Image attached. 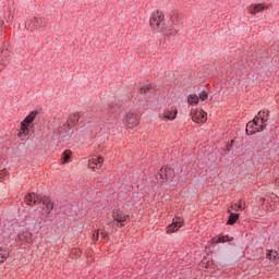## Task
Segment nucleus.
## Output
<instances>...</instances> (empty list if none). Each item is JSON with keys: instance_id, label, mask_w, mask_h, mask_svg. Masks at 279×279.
I'll return each instance as SVG.
<instances>
[{"instance_id": "obj_13", "label": "nucleus", "mask_w": 279, "mask_h": 279, "mask_svg": "<svg viewBox=\"0 0 279 279\" xmlns=\"http://www.w3.org/2000/svg\"><path fill=\"white\" fill-rule=\"evenodd\" d=\"M38 110L31 111L29 114L26 116L25 119L22 121V123H24L25 125H31L32 123H34V121H36V117H38Z\"/></svg>"}, {"instance_id": "obj_28", "label": "nucleus", "mask_w": 279, "mask_h": 279, "mask_svg": "<svg viewBox=\"0 0 279 279\" xmlns=\"http://www.w3.org/2000/svg\"><path fill=\"white\" fill-rule=\"evenodd\" d=\"M71 156H72L71 150H65V151L62 154V160H63V162H69V160H71Z\"/></svg>"}, {"instance_id": "obj_24", "label": "nucleus", "mask_w": 279, "mask_h": 279, "mask_svg": "<svg viewBox=\"0 0 279 279\" xmlns=\"http://www.w3.org/2000/svg\"><path fill=\"white\" fill-rule=\"evenodd\" d=\"M192 120L194 121V123H199V121H202L204 123V121H206V112H199V116H197V112L192 117Z\"/></svg>"}, {"instance_id": "obj_36", "label": "nucleus", "mask_w": 279, "mask_h": 279, "mask_svg": "<svg viewBox=\"0 0 279 279\" xmlns=\"http://www.w3.org/2000/svg\"><path fill=\"white\" fill-rule=\"evenodd\" d=\"M75 256H82V251L75 248Z\"/></svg>"}, {"instance_id": "obj_10", "label": "nucleus", "mask_w": 279, "mask_h": 279, "mask_svg": "<svg viewBox=\"0 0 279 279\" xmlns=\"http://www.w3.org/2000/svg\"><path fill=\"white\" fill-rule=\"evenodd\" d=\"M248 14H258V12H264V10H267V7L265 3H255L251 4L248 8Z\"/></svg>"}, {"instance_id": "obj_27", "label": "nucleus", "mask_w": 279, "mask_h": 279, "mask_svg": "<svg viewBox=\"0 0 279 279\" xmlns=\"http://www.w3.org/2000/svg\"><path fill=\"white\" fill-rule=\"evenodd\" d=\"M80 118H81L80 113H73L72 116H70V121L74 125H77L80 123Z\"/></svg>"}, {"instance_id": "obj_8", "label": "nucleus", "mask_w": 279, "mask_h": 279, "mask_svg": "<svg viewBox=\"0 0 279 279\" xmlns=\"http://www.w3.org/2000/svg\"><path fill=\"white\" fill-rule=\"evenodd\" d=\"M140 93L146 97H151V95H155L156 93V87L151 85V83H146L144 85H140Z\"/></svg>"}, {"instance_id": "obj_1", "label": "nucleus", "mask_w": 279, "mask_h": 279, "mask_svg": "<svg viewBox=\"0 0 279 279\" xmlns=\"http://www.w3.org/2000/svg\"><path fill=\"white\" fill-rule=\"evenodd\" d=\"M159 177L161 180H166V184H170V186H177L178 180L175 178V166H166L160 168Z\"/></svg>"}, {"instance_id": "obj_14", "label": "nucleus", "mask_w": 279, "mask_h": 279, "mask_svg": "<svg viewBox=\"0 0 279 279\" xmlns=\"http://www.w3.org/2000/svg\"><path fill=\"white\" fill-rule=\"evenodd\" d=\"M256 120L255 121H250L248 123H246V135L247 136H254V134H256L258 131H256Z\"/></svg>"}, {"instance_id": "obj_2", "label": "nucleus", "mask_w": 279, "mask_h": 279, "mask_svg": "<svg viewBox=\"0 0 279 279\" xmlns=\"http://www.w3.org/2000/svg\"><path fill=\"white\" fill-rule=\"evenodd\" d=\"M150 27L153 29H165V13L162 11L157 10L153 15L150 16Z\"/></svg>"}, {"instance_id": "obj_31", "label": "nucleus", "mask_w": 279, "mask_h": 279, "mask_svg": "<svg viewBox=\"0 0 279 279\" xmlns=\"http://www.w3.org/2000/svg\"><path fill=\"white\" fill-rule=\"evenodd\" d=\"M38 126V123H32L28 125V132L32 136V134H34V132H36V128Z\"/></svg>"}, {"instance_id": "obj_22", "label": "nucleus", "mask_w": 279, "mask_h": 279, "mask_svg": "<svg viewBox=\"0 0 279 279\" xmlns=\"http://www.w3.org/2000/svg\"><path fill=\"white\" fill-rule=\"evenodd\" d=\"M7 258H10V251L0 246V263H5Z\"/></svg>"}, {"instance_id": "obj_29", "label": "nucleus", "mask_w": 279, "mask_h": 279, "mask_svg": "<svg viewBox=\"0 0 279 279\" xmlns=\"http://www.w3.org/2000/svg\"><path fill=\"white\" fill-rule=\"evenodd\" d=\"M206 99H208V92L206 90H201V93L198 94V101H206Z\"/></svg>"}, {"instance_id": "obj_20", "label": "nucleus", "mask_w": 279, "mask_h": 279, "mask_svg": "<svg viewBox=\"0 0 279 279\" xmlns=\"http://www.w3.org/2000/svg\"><path fill=\"white\" fill-rule=\"evenodd\" d=\"M187 104L190 106H197V104H199V96H197L195 94H190L187 96Z\"/></svg>"}, {"instance_id": "obj_16", "label": "nucleus", "mask_w": 279, "mask_h": 279, "mask_svg": "<svg viewBox=\"0 0 279 279\" xmlns=\"http://www.w3.org/2000/svg\"><path fill=\"white\" fill-rule=\"evenodd\" d=\"M241 217V215L239 213H231L229 210V217L227 220V226H234V223H236V221H239V218Z\"/></svg>"}, {"instance_id": "obj_35", "label": "nucleus", "mask_w": 279, "mask_h": 279, "mask_svg": "<svg viewBox=\"0 0 279 279\" xmlns=\"http://www.w3.org/2000/svg\"><path fill=\"white\" fill-rule=\"evenodd\" d=\"M100 236L104 241H108L109 236H108V233L106 231H101L100 232Z\"/></svg>"}, {"instance_id": "obj_30", "label": "nucleus", "mask_w": 279, "mask_h": 279, "mask_svg": "<svg viewBox=\"0 0 279 279\" xmlns=\"http://www.w3.org/2000/svg\"><path fill=\"white\" fill-rule=\"evenodd\" d=\"M66 132H71V124H63V126L60 130V134H64Z\"/></svg>"}, {"instance_id": "obj_37", "label": "nucleus", "mask_w": 279, "mask_h": 279, "mask_svg": "<svg viewBox=\"0 0 279 279\" xmlns=\"http://www.w3.org/2000/svg\"><path fill=\"white\" fill-rule=\"evenodd\" d=\"M2 25H4V22H3V20H0V27H1Z\"/></svg>"}, {"instance_id": "obj_33", "label": "nucleus", "mask_w": 279, "mask_h": 279, "mask_svg": "<svg viewBox=\"0 0 279 279\" xmlns=\"http://www.w3.org/2000/svg\"><path fill=\"white\" fill-rule=\"evenodd\" d=\"M7 64H10V61L8 60H4L3 62L0 61V71H3Z\"/></svg>"}, {"instance_id": "obj_11", "label": "nucleus", "mask_w": 279, "mask_h": 279, "mask_svg": "<svg viewBox=\"0 0 279 279\" xmlns=\"http://www.w3.org/2000/svg\"><path fill=\"white\" fill-rule=\"evenodd\" d=\"M32 232H29L27 229L20 231L17 234V239L22 243H32Z\"/></svg>"}, {"instance_id": "obj_23", "label": "nucleus", "mask_w": 279, "mask_h": 279, "mask_svg": "<svg viewBox=\"0 0 279 279\" xmlns=\"http://www.w3.org/2000/svg\"><path fill=\"white\" fill-rule=\"evenodd\" d=\"M252 121H255L254 126H255L256 132H263V130H265V128H267V124L260 123L258 118H254Z\"/></svg>"}, {"instance_id": "obj_34", "label": "nucleus", "mask_w": 279, "mask_h": 279, "mask_svg": "<svg viewBox=\"0 0 279 279\" xmlns=\"http://www.w3.org/2000/svg\"><path fill=\"white\" fill-rule=\"evenodd\" d=\"M233 145H234V140H232L231 143L227 145V148H226L227 154H230V149H232Z\"/></svg>"}, {"instance_id": "obj_5", "label": "nucleus", "mask_w": 279, "mask_h": 279, "mask_svg": "<svg viewBox=\"0 0 279 279\" xmlns=\"http://www.w3.org/2000/svg\"><path fill=\"white\" fill-rule=\"evenodd\" d=\"M182 226H184V218L175 217V218H173L172 223L168 225L167 233L171 234L173 232H178V230H180V228H182Z\"/></svg>"}, {"instance_id": "obj_4", "label": "nucleus", "mask_w": 279, "mask_h": 279, "mask_svg": "<svg viewBox=\"0 0 279 279\" xmlns=\"http://www.w3.org/2000/svg\"><path fill=\"white\" fill-rule=\"evenodd\" d=\"M112 217L113 221H117V223H121L120 228H123L125 226L123 223H125V221L130 219V215L124 214L123 210H121L120 208L113 209Z\"/></svg>"}, {"instance_id": "obj_17", "label": "nucleus", "mask_w": 279, "mask_h": 279, "mask_svg": "<svg viewBox=\"0 0 279 279\" xmlns=\"http://www.w3.org/2000/svg\"><path fill=\"white\" fill-rule=\"evenodd\" d=\"M257 120L260 121V123H266L267 121H269V110H262L257 113V116L255 117Z\"/></svg>"}, {"instance_id": "obj_18", "label": "nucleus", "mask_w": 279, "mask_h": 279, "mask_svg": "<svg viewBox=\"0 0 279 279\" xmlns=\"http://www.w3.org/2000/svg\"><path fill=\"white\" fill-rule=\"evenodd\" d=\"M177 117H178V109L167 110L163 113V119H167L168 121H175Z\"/></svg>"}, {"instance_id": "obj_21", "label": "nucleus", "mask_w": 279, "mask_h": 279, "mask_svg": "<svg viewBox=\"0 0 279 279\" xmlns=\"http://www.w3.org/2000/svg\"><path fill=\"white\" fill-rule=\"evenodd\" d=\"M101 165H104V157H97L93 159V162H89V167H92V169H97L98 167H101Z\"/></svg>"}, {"instance_id": "obj_12", "label": "nucleus", "mask_w": 279, "mask_h": 279, "mask_svg": "<svg viewBox=\"0 0 279 279\" xmlns=\"http://www.w3.org/2000/svg\"><path fill=\"white\" fill-rule=\"evenodd\" d=\"M24 202L27 204V206H35V204L38 202V195L35 193H27L24 196Z\"/></svg>"}, {"instance_id": "obj_32", "label": "nucleus", "mask_w": 279, "mask_h": 279, "mask_svg": "<svg viewBox=\"0 0 279 279\" xmlns=\"http://www.w3.org/2000/svg\"><path fill=\"white\" fill-rule=\"evenodd\" d=\"M93 241L97 243L99 241V230H96L93 234Z\"/></svg>"}, {"instance_id": "obj_26", "label": "nucleus", "mask_w": 279, "mask_h": 279, "mask_svg": "<svg viewBox=\"0 0 279 279\" xmlns=\"http://www.w3.org/2000/svg\"><path fill=\"white\" fill-rule=\"evenodd\" d=\"M1 56L2 58H10V48L7 44H2L1 46Z\"/></svg>"}, {"instance_id": "obj_9", "label": "nucleus", "mask_w": 279, "mask_h": 279, "mask_svg": "<svg viewBox=\"0 0 279 279\" xmlns=\"http://www.w3.org/2000/svg\"><path fill=\"white\" fill-rule=\"evenodd\" d=\"M45 25H47V22H45L43 17H33L28 22L31 29H40V27H45Z\"/></svg>"}, {"instance_id": "obj_25", "label": "nucleus", "mask_w": 279, "mask_h": 279, "mask_svg": "<svg viewBox=\"0 0 279 279\" xmlns=\"http://www.w3.org/2000/svg\"><path fill=\"white\" fill-rule=\"evenodd\" d=\"M231 210H235V213H239V210H245V207H243V201L239 199L235 204H232Z\"/></svg>"}, {"instance_id": "obj_15", "label": "nucleus", "mask_w": 279, "mask_h": 279, "mask_svg": "<svg viewBox=\"0 0 279 279\" xmlns=\"http://www.w3.org/2000/svg\"><path fill=\"white\" fill-rule=\"evenodd\" d=\"M126 123L131 128H136V125H138V118L134 113H128L126 114Z\"/></svg>"}, {"instance_id": "obj_3", "label": "nucleus", "mask_w": 279, "mask_h": 279, "mask_svg": "<svg viewBox=\"0 0 279 279\" xmlns=\"http://www.w3.org/2000/svg\"><path fill=\"white\" fill-rule=\"evenodd\" d=\"M38 204H43V210L45 215L49 216L51 215V210H53V202H51V198L47 195L37 194Z\"/></svg>"}, {"instance_id": "obj_7", "label": "nucleus", "mask_w": 279, "mask_h": 279, "mask_svg": "<svg viewBox=\"0 0 279 279\" xmlns=\"http://www.w3.org/2000/svg\"><path fill=\"white\" fill-rule=\"evenodd\" d=\"M29 136H32V134L29 133V125L21 122L17 137L20 138V141H27Z\"/></svg>"}, {"instance_id": "obj_6", "label": "nucleus", "mask_w": 279, "mask_h": 279, "mask_svg": "<svg viewBox=\"0 0 279 279\" xmlns=\"http://www.w3.org/2000/svg\"><path fill=\"white\" fill-rule=\"evenodd\" d=\"M232 241H234V236H230L229 234L223 233L211 239V243L215 245H219V243H229V245H232Z\"/></svg>"}, {"instance_id": "obj_38", "label": "nucleus", "mask_w": 279, "mask_h": 279, "mask_svg": "<svg viewBox=\"0 0 279 279\" xmlns=\"http://www.w3.org/2000/svg\"><path fill=\"white\" fill-rule=\"evenodd\" d=\"M160 184H161V186H163V185H165V181H161V183H160Z\"/></svg>"}, {"instance_id": "obj_19", "label": "nucleus", "mask_w": 279, "mask_h": 279, "mask_svg": "<svg viewBox=\"0 0 279 279\" xmlns=\"http://www.w3.org/2000/svg\"><path fill=\"white\" fill-rule=\"evenodd\" d=\"M266 258H268V260H279L278 251L266 250Z\"/></svg>"}]
</instances>
